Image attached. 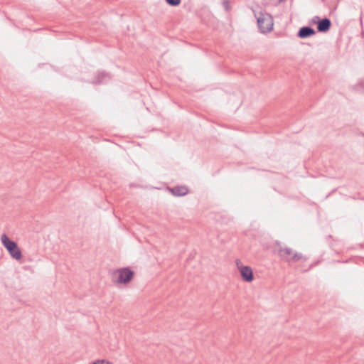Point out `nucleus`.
Here are the masks:
<instances>
[{"mask_svg": "<svg viewBox=\"0 0 364 364\" xmlns=\"http://www.w3.org/2000/svg\"><path fill=\"white\" fill-rule=\"evenodd\" d=\"M1 242L11 258L16 261H20L22 259V252L17 242L11 240L6 233L1 235Z\"/></svg>", "mask_w": 364, "mask_h": 364, "instance_id": "nucleus-1", "label": "nucleus"}, {"mask_svg": "<svg viewBox=\"0 0 364 364\" xmlns=\"http://www.w3.org/2000/svg\"><path fill=\"white\" fill-rule=\"evenodd\" d=\"M134 277V272L130 267H122L114 270L112 275V282L119 284H129Z\"/></svg>", "mask_w": 364, "mask_h": 364, "instance_id": "nucleus-2", "label": "nucleus"}, {"mask_svg": "<svg viewBox=\"0 0 364 364\" xmlns=\"http://www.w3.org/2000/svg\"><path fill=\"white\" fill-rule=\"evenodd\" d=\"M277 255L282 260L289 263L297 262L301 259L306 260V257L301 253L297 252H294L291 248L287 247L279 249Z\"/></svg>", "mask_w": 364, "mask_h": 364, "instance_id": "nucleus-3", "label": "nucleus"}, {"mask_svg": "<svg viewBox=\"0 0 364 364\" xmlns=\"http://www.w3.org/2000/svg\"><path fill=\"white\" fill-rule=\"evenodd\" d=\"M257 26L262 33H267L273 29V18L272 15L267 13H260L257 17Z\"/></svg>", "mask_w": 364, "mask_h": 364, "instance_id": "nucleus-4", "label": "nucleus"}, {"mask_svg": "<svg viewBox=\"0 0 364 364\" xmlns=\"http://www.w3.org/2000/svg\"><path fill=\"white\" fill-rule=\"evenodd\" d=\"M236 264L244 282H251L254 280V273L250 266L242 265L240 260H237Z\"/></svg>", "mask_w": 364, "mask_h": 364, "instance_id": "nucleus-5", "label": "nucleus"}, {"mask_svg": "<svg viewBox=\"0 0 364 364\" xmlns=\"http://www.w3.org/2000/svg\"><path fill=\"white\" fill-rule=\"evenodd\" d=\"M316 31L310 26L301 27L297 32V37L301 39L307 38L316 34Z\"/></svg>", "mask_w": 364, "mask_h": 364, "instance_id": "nucleus-6", "label": "nucleus"}, {"mask_svg": "<svg viewBox=\"0 0 364 364\" xmlns=\"http://www.w3.org/2000/svg\"><path fill=\"white\" fill-rule=\"evenodd\" d=\"M331 25V21L328 18L324 17L321 18L318 23L317 31L319 33H326L330 30Z\"/></svg>", "mask_w": 364, "mask_h": 364, "instance_id": "nucleus-7", "label": "nucleus"}, {"mask_svg": "<svg viewBox=\"0 0 364 364\" xmlns=\"http://www.w3.org/2000/svg\"><path fill=\"white\" fill-rule=\"evenodd\" d=\"M171 193L174 196H184L188 193V188L185 186H177L169 188Z\"/></svg>", "mask_w": 364, "mask_h": 364, "instance_id": "nucleus-8", "label": "nucleus"}, {"mask_svg": "<svg viewBox=\"0 0 364 364\" xmlns=\"http://www.w3.org/2000/svg\"><path fill=\"white\" fill-rule=\"evenodd\" d=\"M111 79V75L109 73L106 72H100L97 74L95 80L93 81L95 84H101L105 82L107 80Z\"/></svg>", "mask_w": 364, "mask_h": 364, "instance_id": "nucleus-9", "label": "nucleus"}, {"mask_svg": "<svg viewBox=\"0 0 364 364\" xmlns=\"http://www.w3.org/2000/svg\"><path fill=\"white\" fill-rule=\"evenodd\" d=\"M167 4L171 6H178L181 1V0H165Z\"/></svg>", "mask_w": 364, "mask_h": 364, "instance_id": "nucleus-10", "label": "nucleus"}, {"mask_svg": "<svg viewBox=\"0 0 364 364\" xmlns=\"http://www.w3.org/2000/svg\"><path fill=\"white\" fill-rule=\"evenodd\" d=\"M92 364H113L112 363L105 360H97Z\"/></svg>", "mask_w": 364, "mask_h": 364, "instance_id": "nucleus-11", "label": "nucleus"}, {"mask_svg": "<svg viewBox=\"0 0 364 364\" xmlns=\"http://www.w3.org/2000/svg\"><path fill=\"white\" fill-rule=\"evenodd\" d=\"M321 20V18L318 16H315L312 19H311V23L313 24H316L318 26V23L319 22V21Z\"/></svg>", "mask_w": 364, "mask_h": 364, "instance_id": "nucleus-12", "label": "nucleus"}, {"mask_svg": "<svg viewBox=\"0 0 364 364\" xmlns=\"http://www.w3.org/2000/svg\"><path fill=\"white\" fill-rule=\"evenodd\" d=\"M274 244L275 246L277 247V252H278V250L280 249L281 247H284V246H282V242L280 241L277 240Z\"/></svg>", "mask_w": 364, "mask_h": 364, "instance_id": "nucleus-13", "label": "nucleus"}, {"mask_svg": "<svg viewBox=\"0 0 364 364\" xmlns=\"http://www.w3.org/2000/svg\"><path fill=\"white\" fill-rule=\"evenodd\" d=\"M223 6H224L226 11H228L230 10V5H229V2L228 1L225 0L223 1Z\"/></svg>", "mask_w": 364, "mask_h": 364, "instance_id": "nucleus-14", "label": "nucleus"}, {"mask_svg": "<svg viewBox=\"0 0 364 364\" xmlns=\"http://www.w3.org/2000/svg\"><path fill=\"white\" fill-rule=\"evenodd\" d=\"M318 263H319V262H318V261H317V262H314V263L311 264L309 266V269H306V270H305V272H306V271H308V270H309V269H312L314 267H315L316 265H317Z\"/></svg>", "mask_w": 364, "mask_h": 364, "instance_id": "nucleus-15", "label": "nucleus"}, {"mask_svg": "<svg viewBox=\"0 0 364 364\" xmlns=\"http://www.w3.org/2000/svg\"><path fill=\"white\" fill-rule=\"evenodd\" d=\"M285 0H279V2L281 3V2H283Z\"/></svg>", "mask_w": 364, "mask_h": 364, "instance_id": "nucleus-16", "label": "nucleus"}, {"mask_svg": "<svg viewBox=\"0 0 364 364\" xmlns=\"http://www.w3.org/2000/svg\"><path fill=\"white\" fill-rule=\"evenodd\" d=\"M361 35L364 37V31H362Z\"/></svg>", "mask_w": 364, "mask_h": 364, "instance_id": "nucleus-17", "label": "nucleus"}]
</instances>
